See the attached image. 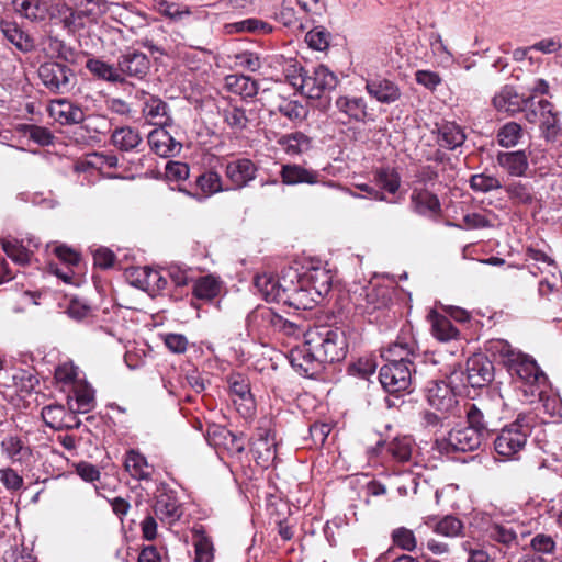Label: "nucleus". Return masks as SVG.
<instances>
[{"instance_id": "1a4fd4ad", "label": "nucleus", "mask_w": 562, "mask_h": 562, "mask_svg": "<svg viewBox=\"0 0 562 562\" xmlns=\"http://www.w3.org/2000/svg\"><path fill=\"white\" fill-rule=\"evenodd\" d=\"M38 77L46 89L53 93H67L76 82V76L67 65L46 61L38 68Z\"/></svg>"}, {"instance_id": "de8ad7c7", "label": "nucleus", "mask_w": 562, "mask_h": 562, "mask_svg": "<svg viewBox=\"0 0 562 562\" xmlns=\"http://www.w3.org/2000/svg\"><path fill=\"white\" fill-rule=\"evenodd\" d=\"M80 413H88L94 406V390L85 381L80 380L71 389Z\"/></svg>"}, {"instance_id": "bb28decb", "label": "nucleus", "mask_w": 562, "mask_h": 562, "mask_svg": "<svg viewBox=\"0 0 562 562\" xmlns=\"http://www.w3.org/2000/svg\"><path fill=\"white\" fill-rule=\"evenodd\" d=\"M300 278L302 286L310 288L316 299L322 300L331 289V276L325 268L311 267Z\"/></svg>"}, {"instance_id": "3c124183", "label": "nucleus", "mask_w": 562, "mask_h": 562, "mask_svg": "<svg viewBox=\"0 0 562 562\" xmlns=\"http://www.w3.org/2000/svg\"><path fill=\"white\" fill-rule=\"evenodd\" d=\"M224 122L234 132H241L248 125V117L244 109L236 105H228L221 112Z\"/></svg>"}, {"instance_id": "cd10ccee", "label": "nucleus", "mask_w": 562, "mask_h": 562, "mask_svg": "<svg viewBox=\"0 0 562 562\" xmlns=\"http://www.w3.org/2000/svg\"><path fill=\"white\" fill-rule=\"evenodd\" d=\"M366 91L368 94L383 104H391L400 100L401 89L394 81L386 78H374L367 80Z\"/></svg>"}, {"instance_id": "603ef678", "label": "nucleus", "mask_w": 562, "mask_h": 562, "mask_svg": "<svg viewBox=\"0 0 562 562\" xmlns=\"http://www.w3.org/2000/svg\"><path fill=\"white\" fill-rule=\"evenodd\" d=\"M2 249L9 258L20 266H26L31 261L32 251L16 239L3 240Z\"/></svg>"}, {"instance_id": "864d4df0", "label": "nucleus", "mask_w": 562, "mask_h": 562, "mask_svg": "<svg viewBox=\"0 0 562 562\" xmlns=\"http://www.w3.org/2000/svg\"><path fill=\"white\" fill-rule=\"evenodd\" d=\"M196 187L206 195L223 191L222 178L218 172L209 170L201 173L195 180Z\"/></svg>"}, {"instance_id": "37998d69", "label": "nucleus", "mask_w": 562, "mask_h": 562, "mask_svg": "<svg viewBox=\"0 0 562 562\" xmlns=\"http://www.w3.org/2000/svg\"><path fill=\"white\" fill-rule=\"evenodd\" d=\"M111 139L112 144L122 151H131L142 143V136L138 131L130 126L115 128Z\"/></svg>"}, {"instance_id": "ddd939ff", "label": "nucleus", "mask_w": 562, "mask_h": 562, "mask_svg": "<svg viewBox=\"0 0 562 562\" xmlns=\"http://www.w3.org/2000/svg\"><path fill=\"white\" fill-rule=\"evenodd\" d=\"M288 276V283L283 285L285 291L280 303L296 310H310L315 303L321 301L316 299V294H313L310 288L302 286L301 278L296 270L290 269Z\"/></svg>"}, {"instance_id": "b1692460", "label": "nucleus", "mask_w": 562, "mask_h": 562, "mask_svg": "<svg viewBox=\"0 0 562 562\" xmlns=\"http://www.w3.org/2000/svg\"><path fill=\"white\" fill-rule=\"evenodd\" d=\"M335 109L347 122L364 123L369 117L368 103L362 97L339 95L335 100Z\"/></svg>"}, {"instance_id": "6e6552de", "label": "nucleus", "mask_w": 562, "mask_h": 562, "mask_svg": "<svg viewBox=\"0 0 562 562\" xmlns=\"http://www.w3.org/2000/svg\"><path fill=\"white\" fill-rule=\"evenodd\" d=\"M451 383H460L461 385H470L480 389L488 385L494 379V366L487 357L483 355H474L467 360L465 370L461 367L454 369L448 376Z\"/></svg>"}, {"instance_id": "4d7b16f0", "label": "nucleus", "mask_w": 562, "mask_h": 562, "mask_svg": "<svg viewBox=\"0 0 562 562\" xmlns=\"http://www.w3.org/2000/svg\"><path fill=\"white\" fill-rule=\"evenodd\" d=\"M55 380L63 386L72 387L81 379L79 378V369L72 362H64L55 370Z\"/></svg>"}, {"instance_id": "aec40b11", "label": "nucleus", "mask_w": 562, "mask_h": 562, "mask_svg": "<svg viewBox=\"0 0 562 562\" xmlns=\"http://www.w3.org/2000/svg\"><path fill=\"white\" fill-rule=\"evenodd\" d=\"M49 114L55 121L63 125H74L83 123L88 106H82L77 101L67 98L52 100L48 105Z\"/></svg>"}, {"instance_id": "473e14b6", "label": "nucleus", "mask_w": 562, "mask_h": 562, "mask_svg": "<svg viewBox=\"0 0 562 562\" xmlns=\"http://www.w3.org/2000/svg\"><path fill=\"white\" fill-rule=\"evenodd\" d=\"M277 143L289 156L306 154L313 147V138L300 131L282 135Z\"/></svg>"}, {"instance_id": "052dcab7", "label": "nucleus", "mask_w": 562, "mask_h": 562, "mask_svg": "<svg viewBox=\"0 0 562 562\" xmlns=\"http://www.w3.org/2000/svg\"><path fill=\"white\" fill-rule=\"evenodd\" d=\"M330 33L323 26H315L305 35V42L315 50H324L328 47Z\"/></svg>"}, {"instance_id": "a18cd8bd", "label": "nucleus", "mask_w": 562, "mask_h": 562, "mask_svg": "<svg viewBox=\"0 0 562 562\" xmlns=\"http://www.w3.org/2000/svg\"><path fill=\"white\" fill-rule=\"evenodd\" d=\"M431 331L436 339L443 342L456 340L460 336L459 329L453 326L451 319L440 314H434Z\"/></svg>"}, {"instance_id": "6e6d98bb", "label": "nucleus", "mask_w": 562, "mask_h": 562, "mask_svg": "<svg viewBox=\"0 0 562 562\" xmlns=\"http://www.w3.org/2000/svg\"><path fill=\"white\" fill-rule=\"evenodd\" d=\"M470 188L475 192L487 193L503 188L498 178L486 173H475L469 180Z\"/></svg>"}, {"instance_id": "20e7f679", "label": "nucleus", "mask_w": 562, "mask_h": 562, "mask_svg": "<svg viewBox=\"0 0 562 562\" xmlns=\"http://www.w3.org/2000/svg\"><path fill=\"white\" fill-rule=\"evenodd\" d=\"M286 79L310 99H321L338 85L337 76L324 65L311 68L293 65L286 72Z\"/></svg>"}, {"instance_id": "a878e982", "label": "nucleus", "mask_w": 562, "mask_h": 562, "mask_svg": "<svg viewBox=\"0 0 562 562\" xmlns=\"http://www.w3.org/2000/svg\"><path fill=\"white\" fill-rule=\"evenodd\" d=\"M167 125L158 126L148 134L150 149L160 157H172L180 153L182 145L166 130Z\"/></svg>"}, {"instance_id": "4c0bfd02", "label": "nucleus", "mask_w": 562, "mask_h": 562, "mask_svg": "<svg viewBox=\"0 0 562 562\" xmlns=\"http://www.w3.org/2000/svg\"><path fill=\"white\" fill-rule=\"evenodd\" d=\"M464 140L465 134L458 124L453 122H445L438 126L437 142L439 146L453 150L463 145Z\"/></svg>"}, {"instance_id": "393cba45", "label": "nucleus", "mask_w": 562, "mask_h": 562, "mask_svg": "<svg viewBox=\"0 0 562 562\" xmlns=\"http://www.w3.org/2000/svg\"><path fill=\"white\" fill-rule=\"evenodd\" d=\"M13 11L31 22L45 21L48 15L58 16L56 8L50 9L45 0H11Z\"/></svg>"}, {"instance_id": "338daca9", "label": "nucleus", "mask_w": 562, "mask_h": 562, "mask_svg": "<svg viewBox=\"0 0 562 562\" xmlns=\"http://www.w3.org/2000/svg\"><path fill=\"white\" fill-rule=\"evenodd\" d=\"M46 47L49 52H52L54 55H56V57L60 59L70 60L74 58V49L56 36L49 35L47 37Z\"/></svg>"}, {"instance_id": "5fc2aeb1", "label": "nucleus", "mask_w": 562, "mask_h": 562, "mask_svg": "<svg viewBox=\"0 0 562 562\" xmlns=\"http://www.w3.org/2000/svg\"><path fill=\"white\" fill-rule=\"evenodd\" d=\"M392 543L403 551L413 552L417 548V538L413 530L397 527L391 532Z\"/></svg>"}, {"instance_id": "6ab92c4d", "label": "nucleus", "mask_w": 562, "mask_h": 562, "mask_svg": "<svg viewBox=\"0 0 562 562\" xmlns=\"http://www.w3.org/2000/svg\"><path fill=\"white\" fill-rule=\"evenodd\" d=\"M227 383L232 401L239 414L244 417L252 415L256 404L250 392L249 381L243 374L234 373L228 376Z\"/></svg>"}, {"instance_id": "13d9d810", "label": "nucleus", "mask_w": 562, "mask_h": 562, "mask_svg": "<svg viewBox=\"0 0 562 562\" xmlns=\"http://www.w3.org/2000/svg\"><path fill=\"white\" fill-rule=\"evenodd\" d=\"M462 521L451 515L445 516L434 525V531L445 537H457L462 532Z\"/></svg>"}, {"instance_id": "49530a36", "label": "nucleus", "mask_w": 562, "mask_h": 562, "mask_svg": "<svg viewBox=\"0 0 562 562\" xmlns=\"http://www.w3.org/2000/svg\"><path fill=\"white\" fill-rule=\"evenodd\" d=\"M504 189L514 203L528 205L535 200V192L530 183L512 181Z\"/></svg>"}, {"instance_id": "bf43d9fd", "label": "nucleus", "mask_w": 562, "mask_h": 562, "mask_svg": "<svg viewBox=\"0 0 562 562\" xmlns=\"http://www.w3.org/2000/svg\"><path fill=\"white\" fill-rule=\"evenodd\" d=\"M231 27L240 33L269 34L272 32V26L269 23L255 18L235 22L231 24Z\"/></svg>"}, {"instance_id": "8fccbe9b", "label": "nucleus", "mask_w": 562, "mask_h": 562, "mask_svg": "<svg viewBox=\"0 0 562 562\" xmlns=\"http://www.w3.org/2000/svg\"><path fill=\"white\" fill-rule=\"evenodd\" d=\"M374 178L378 186L391 194L396 193L400 189L401 177L394 168H380L375 171Z\"/></svg>"}, {"instance_id": "0e129e2a", "label": "nucleus", "mask_w": 562, "mask_h": 562, "mask_svg": "<svg viewBox=\"0 0 562 562\" xmlns=\"http://www.w3.org/2000/svg\"><path fill=\"white\" fill-rule=\"evenodd\" d=\"M278 20L286 27L296 29L303 31L306 29V25L303 23L301 18L296 16V12L292 7L284 2L277 13Z\"/></svg>"}, {"instance_id": "4468645a", "label": "nucleus", "mask_w": 562, "mask_h": 562, "mask_svg": "<svg viewBox=\"0 0 562 562\" xmlns=\"http://www.w3.org/2000/svg\"><path fill=\"white\" fill-rule=\"evenodd\" d=\"M206 440L210 446L231 457H239L246 448V438L243 434H235L226 427L217 425L207 428Z\"/></svg>"}, {"instance_id": "a19ab883", "label": "nucleus", "mask_w": 562, "mask_h": 562, "mask_svg": "<svg viewBox=\"0 0 562 562\" xmlns=\"http://www.w3.org/2000/svg\"><path fill=\"white\" fill-rule=\"evenodd\" d=\"M86 68L99 79L111 83H123V78L119 70L117 64L111 65L98 58L88 59Z\"/></svg>"}, {"instance_id": "39448f33", "label": "nucleus", "mask_w": 562, "mask_h": 562, "mask_svg": "<svg viewBox=\"0 0 562 562\" xmlns=\"http://www.w3.org/2000/svg\"><path fill=\"white\" fill-rule=\"evenodd\" d=\"M304 337L308 338V346L316 352L323 363L338 362L348 353V340L342 327L319 325L310 328Z\"/></svg>"}, {"instance_id": "7ed1b4c3", "label": "nucleus", "mask_w": 562, "mask_h": 562, "mask_svg": "<svg viewBox=\"0 0 562 562\" xmlns=\"http://www.w3.org/2000/svg\"><path fill=\"white\" fill-rule=\"evenodd\" d=\"M109 9L110 4L105 0H75L74 8L57 5L58 16L49 19L58 20L68 33L82 35L97 25Z\"/></svg>"}, {"instance_id": "79ce46f5", "label": "nucleus", "mask_w": 562, "mask_h": 562, "mask_svg": "<svg viewBox=\"0 0 562 562\" xmlns=\"http://www.w3.org/2000/svg\"><path fill=\"white\" fill-rule=\"evenodd\" d=\"M225 81L228 90L243 99L254 98L258 93V83L250 77L231 75L226 77Z\"/></svg>"}, {"instance_id": "774afa93", "label": "nucleus", "mask_w": 562, "mask_h": 562, "mask_svg": "<svg viewBox=\"0 0 562 562\" xmlns=\"http://www.w3.org/2000/svg\"><path fill=\"white\" fill-rule=\"evenodd\" d=\"M145 285L153 291H161L167 286V278L160 271L144 267L142 270Z\"/></svg>"}, {"instance_id": "c03bdc74", "label": "nucleus", "mask_w": 562, "mask_h": 562, "mask_svg": "<svg viewBox=\"0 0 562 562\" xmlns=\"http://www.w3.org/2000/svg\"><path fill=\"white\" fill-rule=\"evenodd\" d=\"M221 291V282L213 276H204L193 279V295L203 301L215 299Z\"/></svg>"}, {"instance_id": "a211bd4d", "label": "nucleus", "mask_w": 562, "mask_h": 562, "mask_svg": "<svg viewBox=\"0 0 562 562\" xmlns=\"http://www.w3.org/2000/svg\"><path fill=\"white\" fill-rule=\"evenodd\" d=\"M391 300L390 289L383 285L361 288V291L353 297L356 310L368 315L385 308Z\"/></svg>"}, {"instance_id": "f3484780", "label": "nucleus", "mask_w": 562, "mask_h": 562, "mask_svg": "<svg viewBox=\"0 0 562 562\" xmlns=\"http://www.w3.org/2000/svg\"><path fill=\"white\" fill-rule=\"evenodd\" d=\"M117 67L123 78V83L126 81V78L143 80L150 70V59L143 52L127 49L117 57Z\"/></svg>"}, {"instance_id": "f704fd0d", "label": "nucleus", "mask_w": 562, "mask_h": 562, "mask_svg": "<svg viewBox=\"0 0 562 562\" xmlns=\"http://www.w3.org/2000/svg\"><path fill=\"white\" fill-rule=\"evenodd\" d=\"M383 450L397 462H406L412 456V439L408 437H396L390 442L379 441L376 447L373 448L375 453H381Z\"/></svg>"}, {"instance_id": "9d476101", "label": "nucleus", "mask_w": 562, "mask_h": 562, "mask_svg": "<svg viewBox=\"0 0 562 562\" xmlns=\"http://www.w3.org/2000/svg\"><path fill=\"white\" fill-rule=\"evenodd\" d=\"M417 342L409 328H402L396 340L381 350V357L384 364H409L414 366L413 359L416 357Z\"/></svg>"}, {"instance_id": "e2e57ef3", "label": "nucleus", "mask_w": 562, "mask_h": 562, "mask_svg": "<svg viewBox=\"0 0 562 562\" xmlns=\"http://www.w3.org/2000/svg\"><path fill=\"white\" fill-rule=\"evenodd\" d=\"M64 415L65 409L60 405H47L42 409L44 423L53 429H60L64 426Z\"/></svg>"}, {"instance_id": "e433bc0d", "label": "nucleus", "mask_w": 562, "mask_h": 562, "mask_svg": "<svg viewBox=\"0 0 562 562\" xmlns=\"http://www.w3.org/2000/svg\"><path fill=\"white\" fill-rule=\"evenodd\" d=\"M1 449L13 463L26 462L32 456L31 448L19 436H7L1 441Z\"/></svg>"}, {"instance_id": "58836bf2", "label": "nucleus", "mask_w": 562, "mask_h": 562, "mask_svg": "<svg viewBox=\"0 0 562 562\" xmlns=\"http://www.w3.org/2000/svg\"><path fill=\"white\" fill-rule=\"evenodd\" d=\"M488 538L502 544L506 549L519 547L518 533L513 526L505 524H492L487 529Z\"/></svg>"}, {"instance_id": "2eb2a0df", "label": "nucleus", "mask_w": 562, "mask_h": 562, "mask_svg": "<svg viewBox=\"0 0 562 562\" xmlns=\"http://www.w3.org/2000/svg\"><path fill=\"white\" fill-rule=\"evenodd\" d=\"M304 344L293 348L288 358L299 374L313 378L322 371L324 363L308 346V338L304 337Z\"/></svg>"}, {"instance_id": "ea45409f", "label": "nucleus", "mask_w": 562, "mask_h": 562, "mask_svg": "<svg viewBox=\"0 0 562 562\" xmlns=\"http://www.w3.org/2000/svg\"><path fill=\"white\" fill-rule=\"evenodd\" d=\"M1 31L11 44L22 52H30L34 47L33 40L14 22H2Z\"/></svg>"}, {"instance_id": "c9c22d12", "label": "nucleus", "mask_w": 562, "mask_h": 562, "mask_svg": "<svg viewBox=\"0 0 562 562\" xmlns=\"http://www.w3.org/2000/svg\"><path fill=\"white\" fill-rule=\"evenodd\" d=\"M281 315L277 314L272 308L258 307L247 316V325L251 329L259 331H276L280 323Z\"/></svg>"}, {"instance_id": "0eeeda50", "label": "nucleus", "mask_w": 562, "mask_h": 562, "mask_svg": "<svg viewBox=\"0 0 562 562\" xmlns=\"http://www.w3.org/2000/svg\"><path fill=\"white\" fill-rule=\"evenodd\" d=\"M525 119L532 124H538L540 135L547 143H555L562 135L561 113L555 105L546 100H535L529 97Z\"/></svg>"}, {"instance_id": "423d86ee", "label": "nucleus", "mask_w": 562, "mask_h": 562, "mask_svg": "<svg viewBox=\"0 0 562 562\" xmlns=\"http://www.w3.org/2000/svg\"><path fill=\"white\" fill-rule=\"evenodd\" d=\"M535 425L531 413H521L517 418L504 426L494 439L495 452L507 459H516L525 448Z\"/></svg>"}, {"instance_id": "4be33fe9", "label": "nucleus", "mask_w": 562, "mask_h": 562, "mask_svg": "<svg viewBox=\"0 0 562 562\" xmlns=\"http://www.w3.org/2000/svg\"><path fill=\"white\" fill-rule=\"evenodd\" d=\"M496 111L515 115L518 112H526L529 104V97L519 94L513 86H504L492 100Z\"/></svg>"}, {"instance_id": "c85d7f7f", "label": "nucleus", "mask_w": 562, "mask_h": 562, "mask_svg": "<svg viewBox=\"0 0 562 562\" xmlns=\"http://www.w3.org/2000/svg\"><path fill=\"white\" fill-rule=\"evenodd\" d=\"M282 183L285 186H297L302 183L316 184L321 181V173L312 168L299 164H284L280 170Z\"/></svg>"}, {"instance_id": "69168bd1", "label": "nucleus", "mask_w": 562, "mask_h": 562, "mask_svg": "<svg viewBox=\"0 0 562 562\" xmlns=\"http://www.w3.org/2000/svg\"><path fill=\"white\" fill-rule=\"evenodd\" d=\"M296 3L312 23H315L316 18H321L326 12L324 0H296Z\"/></svg>"}, {"instance_id": "dca6fc26", "label": "nucleus", "mask_w": 562, "mask_h": 562, "mask_svg": "<svg viewBox=\"0 0 562 562\" xmlns=\"http://www.w3.org/2000/svg\"><path fill=\"white\" fill-rule=\"evenodd\" d=\"M409 207L415 214L429 220H437L442 214L438 195L426 187L415 186L412 189Z\"/></svg>"}, {"instance_id": "9b49d317", "label": "nucleus", "mask_w": 562, "mask_h": 562, "mask_svg": "<svg viewBox=\"0 0 562 562\" xmlns=\"http://www.w3.org/2000/svg\"><path fill=\"white\" fill-rule=\"evenodd\" d=\"M459 383L446 381H430L426 387V400L428 404L442 414H454L458 406V398L454 389Z\"/></svg>"}, {"instance_id": "7c9ffc66", "label": "nucleus", "mask_w": 562, "mask_h": 562, "mask_svg": "<svg viewBox=\"0 0 562 562\" xmlns=\"http://www.w3.org/2000/svg\"><path fill=\"white\" fill-rule=\"evenodd\" d=\"M145 100L142 108V113L146 121L151 125H171V117L169 115V106L160 98L143 92Z\"/></svg>"}, {"instance_id": "5701e85b", "label": "nucleus", "mask_w": 562, "mask_h": 562, "mask_svg": "<svg viewBox=\"0 0 562 562\" xmlns=\"http://www.w3.org/2000/svg\"><path fill=\"white\" fill-rule=\"evenodd\" d=\"M258 168L255 162L248 158H238L228 161L225 167V176L233 184L234 189H243L256 178Z\"/></svg>"}, {"instance_id": "09e8293b", "label": "nucleus", "mask_w": 562, "mask_h": 562, "mask_svg": "<svg viewBox=\"0 0 562 562\" xmlns=\"http://www.w3.org/2000/svg\"><path fill=\"white\" fill-rule=\"evenodd\" d=\"M496 137L499 146L505 148L514 147L524 137L522 126L516 122H508L498 130Z\"/></svg>"}, {"instance_id": "412c9836", "label": "nucleus", "mask_w": 562, "mask_h": 562, "mask_svg": "<svg viewBox=\"0 0 562 562\" xmlns=\"http://www.w3.org/2000/svg\"><path fill=\"white\" fill-rule=\"evenodd\" d=\"M154 512L156 517L167 525H173L178 521L183 514V509L178 499L177 492L166 487L159 490Z\"/></svg>"}, {"instance_id": "f8f14e48", "label": "nucleus", "mask_w": 562, "mask_h": 562, "mask_svg": "<svg viewBox=\"0 0 562 562\" xmlns=\"http://www.w3.org/2000/svg\"><path fill=\"white\" fill-rule=\"evenodd\" d=\"M414 372V366L383 364L379 371V381L387 393L406 392L412 385Z\"/></svg>"}, {"instance_id": "f03ea898", "label": "nucleus", "mask_w": 562, "mask_h": 562, "mask_svg": "<svg viewBox=\"0 0 562 562\" xmlns=\"http://www.w3.org/2000/svg\"><path fill=\"white\" fill-rule=\"evenodd\" d=\"M465 424H458L447 436L436 440L440 453L472 452L480 448L488 434L487 423L483 412L474 403L464 406Z\"/></svg>"}, {"instance_id": "c756f323", "label": "nucleus", "mask_w": 562, "mask_h": 562, "mask_svg": "<svg viewBox=\"0 0 562 562\" xmlns=\"http://www.w3.org/2000/svg\"><path fill=\"white\" fill-rule=\"evenodd\" d=\"M288 273L277 279L270 273L257 274L254 279V286L266 301L281 302L284 294V286L288 283Z\"/></svg>"}, {"instance_id": "680f3d73", "label": "nucleus", "mask_w": 562, "mask_h": 562, "mask_svg": "<svg viewBox=\"0 0 562 562\" xmlns=\"http://www.w3.org/2000/svg\"><path fill=\"white\" fill-rule=\"evenodd\" d=\"M279 112L292 122H301L306 117V109L295 100H283L279 106Z\"/></svg>"}, {"instance_id": "72a5a7b5", "label": "nucleus", "mask_w": 562, "mask_h": 562, "mask_svg": "<svg viewBox=\"0 0 562 562\" xmlns=\"http://www.w3.org/2000/svg\"><path fill=\"white\" fill-rule=\"evenodd\" d=\"M125 470L136 480L150 481L154 467L148 463L145 456L137 450L131 449L125 454Z\"/></svg>"}, {"instance_id": "f257e3e1", "label": "nucleus", "mask_w": 562, "mask_h": 562, "mask_svg": "<svg viewBox=\"0 0 562 562\" xmlns=\"http://www.w3.org/2000/svg\"><path fill=\"white\" fill-rule=\"evenodd\" d=\"M486 350L506 368L527 398L542 394L548 378L531 356L514 348L504 339L487 341Z\"/></svg>"}, {"instance_id": "2f4dec72", "label": "nucleus", "mask_w": 562, "mask_h": 562, "mask_svg": "<svg viewBox=\"0 0 562 562\" xmlns=\"http://www.w3.org/2000/svg\"><path fill=\"white\" fill-rule=\"evenodd\" d=\"M497 165L509 176L522 177L528 170V156L525 150L499 151L496 156Z\"/></svg>"}]
</instances>
